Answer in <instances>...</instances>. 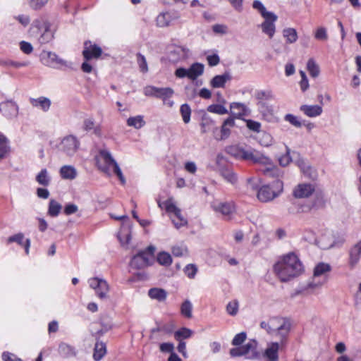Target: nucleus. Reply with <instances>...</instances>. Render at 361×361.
Instances as JSON below:
<instances>
[{
  "label": "nucleus",
  "instance_id": "52",
  "mask_svg": "<svg viewBox=\"0 0 361 361\" xmlns=\"http://www.w3.org/2000/svg\"><path fill=\"white\" fill-rule=\"evenodd\" d=\"M184 273L189 279H194L197 272V267L192 264H189L184 268Z\"/></svg>",
  "mask_w": 361,
  "mask_h": 361
},
{
  "label": "nucleus",
  "instance_id": "10",
  "mask_svg": "<svg viewBox=\"0 0 361 361\" xmlns=\"http://www.w3.org/2000/svg\"><path fill=\"white\" fill-rule=\"evenodd\" d=\"M331 270V267L327 263L317 264L314 269L312 281L308 284V288H316L322 286L326 281V274Z\"/></svg>",
  "mask_w": 361,
  "mask_h": 361
},
{
  "label": "nucleus",
  "instance_id": "2",
  "mask_svg": "<svg viewBox=\"0 0 361 361\" xmlns=\"http://www.w3.org/2000/svg\"><path fill=\"white\" fill-rule=\"evenodd\" d=\"M274 271L281 281L286 282L300 275L303 265L294 252L283 256L274 265Z\"/></svg>",
  "mask_w": 361,
  "mask_h": 361
},
{
  "label": "nucleus",
  "instance_id": "17",
  "mask_svg": "<svg viewBox=\"0 0 361 361\" xmlns=\"http://www.w3.org/2000/svg\"><path fill=\"white\" fill-rule=\"evenodd\" d=\"M257 341L255 339L250 340L242 346L243 354L247 359L254 360L260 357V352L257 350Z\"/></svg>",
  "mask_w": 361,
  "mask_h": 361
},
{
  "label": "nucleus",
  "instance_id": "4",
  "mask_svg": "<svg viewBox=\"0 0 361 361\" xmlns=\"http://www.w3.org/2000/svg\"><path fill=\"white\" fill-rule=\"evenodd\" d=\"M283 190V183L276 179L270 184L260 187L257 191V198L262 202H268L279 197Z\"/></svg>",
  "mask_w": 361,
  "mask_h": 361
},
{
  "label": "nucleus",
  "instance_id": "56",
  "mask_svg": "<svg viewBox=\"0 0 361 361\" xmlns=\"http://www.w3.org/2000/svg\"><path fill=\"white\" fill-rule=\"evenodd\" d=\"M246 125H247V127L250 130H252L255 133L260 132L261 123L259 122L250 119L246 121Z\"/></svg>",
  "mask_w": 361,
  "mask_h": 361
},
{
  "label": "nucleus",
  "instance_id": "38",
  "mask_svg": "<svg viewBox=\"0 0 361 361\" xmlns=\"http://www.w3.org/2000/svg\"><path fill=\"white\" fill-rule=\"evenodd\" d=\"M61 209V204L56 202V200L52 199L49 201L48 208V214L49 216L52 217L57 216L59 214Z\"/></svg>",
  "mask_w": 361,
  "mask_h": 361
},
{
  "label": "nucleus",
  "instance_id": "5",
  "mask_svg": "<svg viewBox=\"0 0 361 361\" xmlns=\"http://www.w3.org/2000/svg\"><path fill=\"white\" fill-rule=\"evenodd\" d=\"M160 208H164L166 212L172 216H171L175 227L179 228L187 225L188 221L181 214V211L176 207L173 198H169L164 202H158Z\"/></svg>",
  "mask_w": 361,
  "mask_h": 361
},
{
  "label": "nucleus",
  "instance_id": "8",
  "mask_svg": "<svg viewBox=\"0 0 361 361\" xmlns=\"http://www.w3.org/2000/svg\"><path fill=\"white\" fill-rule=\"evenodd\" d=\"M42 63L46 66L60 69L63 67L72 68V63L60 58L56 53L43 51L40 56Z\"/></svg>",
  "mask_w": 361,
  "mask_h": 361
},
{
  "label": "nucleus",
  "instance_id": "22",
  "mask_svg": "<svg viewBox=\"0 0 361 361\" xmlns=\"http://www.w3.org/2000/svg\"><path fill=\"white\" fill-rule=\"evenodd\" d=\"M279 343L277 342H272L268 344L267 348L264 351V357L269 361L279 360Z\"/></svg>",
  "mask_w": 361,
  "mask_h": 361
},
{
  "label": "nucleus",
  "instance_id": "40",
  "mask_svg": "<svg viewBox=\"0 0 361 361\" xmlns=\"http://www.w3.org/2000/svg\"><path fill=\"white\" fill-rule=\"evenodd\" d=\"M10 147L8 140L2 135H0V160L4 159L9 153Z\"/></svg>",
  "mask_w": 361,
  "mask_h": 361
},
{
  "label": "nucleus",
  "instance_id": "57",
  "mask_svg": "<svg viewBox=\"0 0 361 361\" xmlns=\"http://www.w3.org/2000/svg\"><path fill=\"white\" fill-rule=\"evenodd\" d=\"M49 0H28L30 6L35 10L40 9Z\"/></svg>",
  "mask_w": 361,
  "mask_h": 361
},
{
  "label": "nucleus",
  "instance_id": "47",
  "mask_svg": "<svg viewBox=\"0 0 361 361\" xmlns=\"http://www.w3.org/2000/svg\"><path fill=\"white\" fill-rule=\"evenodd\" d=\"M284 120L296 128H300L302 125L299 118L293 114H288L284 116Z\"/></svg>",
  "mask_w": 361,
  "mask_h": 361
},
{
  "label": "nucleus",
  "instance_id": "45",
  "mask_svg": "<svg viewBox=\"0 0 361 361\" xmlns=\"http://www.w3.org/2000/svg\"><path fill=\"white\" fill-rule=\"evenodd\" d=\"M192 334V331L190 329L183 327L175 332L174 337L176 340L179 341L181 338H188Z\"/></svg>",
  "mask_w": 361,
  "mask_h": 361
},
{
  "label": "nucleus",
  "instance_id": "27",
  "mask_svg": "<svg viewBox=\"0 0 361 361\" xmlns=\"http://www.w3.org/2000/svg\"><path fill=\"white\" fill-rule=\"evenodd\" d=\"M280 322V317H274L269 319L268 321H262L260 323V327L270 334L272 335L274 334V329L276 327V323Z\"/></svg>",
  "mask_w": 361,
  "mask_h": 361
},
{
  "label": "nucleus",
  "instance_id": "59",
  "mask_svg": "<svg viewBox=\"0 0 361 361\" xmlns=\"http://www.w3.org/2000/svg\"><path fill=\"white\" fill-rule=\"evenodd\" d=\"M314 37L319 40H326L328 38L326 30L325 27H319L314 35Z\"/></svg>",
  "mask_w": 361,
  "mask_h": 361
},
{
  "label": "nucleus",
  "instance_id": "28",
  "mask_svg": "<svg viewBox=\"0 0 361 361\" xmlns=\"http://www.w3.org/2000/svg\"><path fill=\"white\" fill-rule=\"evenodd\" d=\"M204 65L200 63H195L188 69L189 79L194 80L202 75L204 72Z\"/></svg>",
  "mask_w": 361,
  "mask_h": 361
},
{
  "label": "nucleus",
  "instance_id": "32",
  "mask_svg": "<svg viewBox=\"0 0 361 361\" xmlns=\"http://www.w3.org/2000/svg\"><path fill=\"white\" fill-rule=\"evenodd\" d=\"M173 19L174 18L169 12L160 13L156 19L157 25L160 27H167Z\"/></svg>",
  "mask_w": 361,
  "mask_h": 361
},
{
  "label": "nucleus",
  "instance_id": "51",
  "mask_svg": "<svg viewBox=\"0 0 361 361\" xmlns=\"http://www.w3.org/2000/svg\"><path fill=\"white\" fill-rule=\"evenodd\" d=\"M23 240H24V234L22 233H18L17 234L10 236L7 239V243L10 244L12 243H16L19 245L23 246L25 244Z\"/></svg>",
  "mask_w": 361,
  "mask_h": 361
},
{
  "label": "nucleus",
  "instance_id": "3",
  "mask_svg": "<svg viewBox=\"0 0 361 361\" xmlns=\"http://www.w3.org/2000/svg\"><path fill=\"white\" fill-rule=\"evenodd\" d=\"M30 37L40 44L50 42L54 39V32L49 22L43 17L35 19L29 29Z\"/></svg>",
  "mask_w": 361,
  "mask_h": 361
},
{
  "label": "nucleus",
  "instance_id": "61",
  "mask_svg": "<svg viewBox=\"0 0 361 361\" xmlns=\"http://www.w3.org/2000/svg\"><path fill=\"white\" fill-rule=\"evenodd\" d=\"M78 210V207L76 204L73 203H68L66 204L63 212L66 215H71L75 213Z\"/></svg>",
  "mask_w": 361,
  "mask_h": 361
},
{
  "label": "nucleus",
  "instance_id": "13",
  "mask_svg": "<svg viewBox=\"0 0 361 361\" xmlns=\"http://www.w3.org/2000/svg\"><path fill=\"white\" fill-rule=\"evenodd\" d=\"M19 106L13 99H8L0 103V112L7 119H13L18 116Z\"/></svg>",
  "mask_w": 361,
  "mask_h": 361
},
{
  "label": "nucleus",
  "instance_id": "1",
  "mask_svg": "<svg viewBox=\"0 0 361 361\" xmlns=\"http://www.w3.org/2000/svg\"><path fill=\"white\" fill-rule=\"evenodd\" d=\"M227 152L237 159L265 166L263 173L267 176L276 178L283 176V171L279 167L274 166L271 159L259 151L251 147L245 148L239 145H232L227 148Z\"/></svg>",
  "mask_w": 361,
  "mask_h": 361
},
{
  "label": "nucleus",
  "instance_id": "43",
  "mask_svg": "<svg viewBox=\"0 0 361 361\" xmlns=\"http://www.w3.org/2000/svg\"><path fill=\"white\" fill-rule=\"evenodd\" d=\"M180 113L185 123H188L190 121L191 109L188 104H183L180 106Z\"/></svg>",
  "mask_w": 361,
  "mask_h": 361
},
{
  "label": "nucleus",
  "instance_id": "44",
  "mask_svg": "<svg viewBox=\"0 0 361 361\" xmlns=\"http://www.w3.org/2000/svg\"><path fill=\"white\" fill-rule=\"evenodd\" d=\"M252 7L257 10L262 17H267V16H271L272 15L273 12L267 11L263 4L259 0L253 1Z\"/></svg>",
  "mask_w": 361,
  "mask_h": 361
},
{
  "label": "nucleus",
  "instance_id": "41",
  "mask_svg": "<svg viewBox=\"0 0 361 361\" xmlns=\"http://www.w3.org/2000/svg\"><path fill=\"white\" fill-rule=\"evenodd\" d=\"M192 305L190 300H185L180 306V312L186 318L192 317Z\"/></svg>",
  "mask_w": 361,
  "mask_h": 361
},
{
  "label": "nucleus",
  "instance_id": "26",
  "mask_svg": "<svg viewBox=\"0 0 361 361\" xmlns=\"http://www.w3.org/2000/svg\"><path fill=\"white\" fill-rule=\"evenodd\" d=\"M60 176L63 179L73 180L77 176V171L73 166L65 165L60 169Z\"/></svg>",
  "mask_w": 361,
  "mask_h": 361
},
{
  "label": "nucleus",
  "instance_id": "55",
  "mask_svg": "<svg viewBox=\"0 0 361 361\" xmlns=\"http://www.w3.org/2000/svg\"><path fill=\"white\" fill-rule=\"evenodd\" d=\"M118 239L123 245H128L131 239L130 232L128 230L126 231H122L118 235Z\"/></svg>",
  "mask_w": 361,
  "mask_h": 361
},
{
  "label": "nucleus",
  "instance_id": "16",
  "mask_svg": "<svg viewBox=\"0 0 361 361\" xmlns=\"http://www.w3.org/2000/svg\"><path fill=\"white\" fill-rule=\"evenodd\" d=\"M102 54V50L98 45L92 44L90 41L85 42L82 56L86 61L97 59Z\"/></svg>",
  "mask_w": 361,
  "mask_h": 361
},
{
  "label": "nucleus",
  "instance_id": "18",
  "mask_svg": "<svg viewBox=\"0 0 361 361\" xmlns=\"http://www.w3.org/2000/svg\"><path fill=\"white\" fill-rule=\"evenodd\" d=\"M348 256V266L354 269L361 259V240L350 248Z\"/></svg>",
  "mask_w": 361,
  "mask_h": 361
},
{
  "label": "nucleus",
  "instance_id": "58",
  "mask_svg": "<svg viewBox=\"0 0 361 361\" xmlns=\"http://www.w3.org/2000/svg\"><path fill=\"white\" fill-rule=\"evenodd\" d=\"M246 337L247 335L245 332H240L236 334L232 341V345L236 346L241 345L245 341Z\"/></svg>",
  "mask_w": 361,
  "mask_h": 361
},
{
  "label": "nucleus",
  "instance_id": "35",
  "mask_svg": "<svg viewBox=\"0 0 361 361\" xmlns=\"http://www.w3.org/2000/svg\"><path fill=\"white\" fill-rule=\"evenodd\" d=\"M283 37L286 39V43L293 44L298 40V33L295 28L288 27L283 30Z\"/></svg>",
  "mask_w": 361,
  "mask_h": 361
},
{
  "label": "nucleus",
  "instance_id": "60",
  "mask_svg": "<svg viewBox=\"0 0 361 361\" xmlns=\"http://www.w3.org/2000/svg\"><path fill=\"white\" fill-rule=\"evenodd\" d=\"M212 30L216 34L225 35L228 32V27L223 24H215L212 26Z\"/></svg>",
  "mask_w": 361,
  "mask_h": 361
},
{
  "label": "nucleus",
  "instance_id": "7",
  "mask_svg": "<svg viewBox=\"0 0 361 361\" xmlns=\"http://www.w3.org/2000/svg\"><path fill=\"white\" fill-rule=\"evenodd\" d=\"M99 157L104 162V165H101L99 168L105 173H109L111 168L113 169L114 173L118 176L122 185H125L126 179L123 173L118 165L117 162L111 156L109 151L106 149H101L99 151Z\"/></svg>",
  "mask_w": 361,
  "mask_h": 361
},
{
  "label": "nucleus",
  "instance_id": "9",
  "mask_svg": "<svg viewBox=\"0 0 361 361\" xmlns=\"http://www.w3.org/2000/svg\"><path fill=\"white\" fill-rule=\"evenodd\" d=\"M80 142L78 137L73 135L63 137L56 146L59 151L68 157H73L78 150Z\"/></svg>",
  "mask_w": 361,
  "mask_h": 361
},
{
  "label": "nucleus",
  "instance_id": "46",
  "mask_svg": "<svg viewBox=\"0 0 361 361\" xmlns=\"http://www.w3.org/2000/svg\"><path fill=\"white\" fill-rule=\"evenodd\" d=\"M207 111L219 115H224L228 113L227 109L221 104L209 105L207 108Z\"/></svg>",
  "mask_w": 361,
  "mask_h": 361
},
{
  "label": "nucleus",
  "instance_id": "11",
  "mask_svg": "<svg viewBox=\"0 0 361 361\" xmlns=\"http://www.w3.org/2000/svg\"><path fill=\"white\" fill-rule=\"evenodd\" d=\"M211 207L216 213L220 214L226 220L231 219L235 212V205L233 201L214 200L211 203Z\"/></svg>",
  "mask_w": 361,
  "mask_h": 361
},
{
  "label": "nucleus",
  "instance_id": "29",
  "mask_svg": "<svg viewBox=\"0 0 361 361\" xmlns=\"http://www.w3.org/2000/svg\"><path fill=\"white\" fill-rule=\"evenodd\" d=\"M106 353V344L102 341H97L94 345L93 359L95 361L101 360Z\"/></svg>",
  "mask_w": 361,
  "mask_h": 361
},
{
  "label": "nucleus",
  "instance_id": "63",
  "mask_svg": "<svg viewBox=\"0 0 361 361\" xmlns=\"http://www.w3.org/2000/svg\"><path fill=\"white\" fill-rule=\"evenodd\" d=\"M159 349L162 353H172L174 350V345L172 343H163L160 345Z\"/></svg>",
  "mask_w": 361,
  "mask_h": 361
},
{
  "label": "nucleus",
  "instance_id": "62",
  "mask_svg": "<svg viewBox=\"0 0 361 361\" xmlns=\"http://www.w3.org/2000/svg\"><path fill=\"white\" fill-rule=\"evenodd\" d=\"M20 50L26 54H30L33 50L32 44L30 42L25 41H22L20 43Z\"/></svg>",
  "mask_w": 361,
  "mask_h": 361
},
{
  "label": "nucleus",
  "instance_id": "42",
  "mask_svg": "<svg viewBox=\"0 0 361 361\" xmlns=\"http://www.w3.org/2000/svg\"><path fill=\"white\" fill-rule=\"evenodd\" d=\"M307 68L312 77L316 78L319 75V68L312 59L308 60L307 63Z\"/></svg>",
  "mask_w": 361,
  "mask_h": 361
},
{
  "label": "nucleus",
  "instance_id": "33",
  "mask_svg": "<svg viewBox=\"0 0 361 361\" xmlns=\"http://www.w3.org/2000/svg\"><path fill=\"white\" fill-rule=\"evenodd\" d=\"M36 181L44 187L48 186L51 183V176L46 169H42L36 176Z\"/></svg>",
  "mask_w": 361,
  "mask_h": 361
},
{
  "label": "nucleus",
  "instance_id": "50",
  "mask_svg": "<svg viewBox=\"0 0 361 361\" xmlns=\"http://www.w3.org/2000/svg\"><path fill=\"white\" fill-rule=\"evenodd\" d=\"M137 62L141 72L147 73L148 71V66L146 59L140 53L137 54Z\"/></svg>",
  "mask_w": 361,
  "mask_h": 361
},
{
  "label": "nucleus",
  "instance_id": "53",
  "mask_svg": "<svg viewBox=\"0 0 361 361\" xmlns=\"http://www.w3.org/2000/svg\"><path fill=\"white\" fill-rule=\"evenodd\" d=\"M286 154H283L279 158V162L281 166H288L292 160L290 156V149L287 146L286 147Z\"/></svg>",
  "mask_w": 361,
  "mask_h": 361
},
{
  "label": "nucleus",
  "instance_id": "37",
  "mask_svg": "<svg viewBox=\"0 0 361 361\" xmlns=\"http://www.w3.org/2000/svg\"><path fill=\"white\" fill-rule=\"evenodd\" d=\"M221 175L228 183L234 185L238 181V176L234 171L228 168H224L221 170Z\"/></svg>",
  "mask_w": 361,
  "mask_h": 361
},
{
  "label": "nucleus",
  "instance_id": "31",
  "mask_svg": "<svg viewBox=\"0 0 361 361\" xmlns=\"http://www.w3.org/2000/svg\"><path fill=\"white\" fill-rule=\"evenodd\" d=\"M148 295L150 298L158 301H164L167 297V293L164 289L159 288H152L148 291Z\"/></svg>",
  "mask_w": 361,
  "mask_h": 361
},
{
  "label": "nucleus",
  "instance_id": "25",
  "mask_svg": "<svg viewBox=\"0 0 361 361\" xmlns=\"http://www.w3.org/2000/svg\"><path fill=\"white\" fill-rule=\"evenodd\" d=\"M59 353L62 357L66 358L75 357L77 355L75 348L66 343H61L59 344Z\"/></svg>",
  "mask_w": 361,
  "mask_h": 361
},
{
  "label": "nucleus",
  "instance_id": "6",
  "mask_svg": "<svg viewBox=\"0 0 361 361\" xmlns=\"http://www.w3.org/2000/svg\"><path fill=\"white\" fill-rule=\"evenodd\" d=\"M154 251L155 247L152 245H149L144 250L140 251L131 259L130 262V267L134 269H141L151 265L154 259Z\"/></svg>",
  "mask_w": 361,
  "mask_h": 361
},
{
  "label": "nucleus",
  "instance_id": "48",
  "mask_svg": "<svg viewBox=\"0 0 361 361\" xmlns=\"http://www.w3.org/2000/svg\"><path fill=\"white\" fill-rule=\"evenodd\" d=\"M171 252L175 257H183L188 254V249L183 245H175L172 247Z\"/></svg>",
  "mask_w": 361,
  "mask_h": 361
},
{
  "label": "nucleus",
  "instance_id": "64",
  "mask_svg": "<svg viewBox=\"0 0 361 361\" xmlns=\"http://www.w3.org/2000/svg\"><path fill=\"white\" fill-rule=\"evenodd\" d=\"M2 359L4 361H22L21 359L17 357L15 355L4 352L2 354Z\"/></svg>",
  "mask_w": 361,
  "mask_h": 361
},
{
  "label": "nucleus",
  "instance_id": "30",
  "mask_svg": "<svg viewBox=\"0 0 361 361\" xmlns=\"http://www.w3.org/2000/svg\"><path fill=\"white\" fill-rule=\"evenodd\" d=\"M126 123L128 126L133 127L137 130L142 128L146 124L142 115H137L135 116L129 117Z\"/></svg>",
  "mask_w": 361,
  "mask_h": 361
},
{
  "label": "nucleus",
  "instance_id": "15",
  "mask_svg": "<svg viewBox=\"0 0 361 361\" xmlns=\"http://www.w3.org/2000/svg\"><path fill=\"white\" fill-rule=\"evenodd\" d=\"M290 326L291 324L289 320L284 318L280 317V322L276 323L274 334L272 335L279 337L281 345H283L286 343L290 331Z\"/></svg>",
  "mask_w": 361,
  "mask_h": 361
},
{
  "label": "nucleus",
  "instance_id": "39",
  "mask_svg": "<svg viewBox=\"0 0 361 361\" xmlns=\"http://www.w3.org/2000/svg\"><path fill=\"white\" fill-rule=\"evenodd\" d=\"M157 260L159 264L169 267L172 264V257L171 255L166 252H161L157 255Z\"/></svg>",
  "mask_w": 361,
  "mask_h": 361
},
{
  "label": "nucleus",
  "instance_id": "21",
  "mask_svg": "<svg viewBox=\"0 0 361 361\" xmlns=\"http://www.w3.org/2000/svg\"><path fill=\"white\" fill-rule=\"evenodd\" d=\"M231 80L230 73L225 72L222 75H215L210 81V85L213 88H224L226 82Z\"/></svg>",
  "mask_w": 361,
  "mask_h": 361
},
{
  "label": "nucleus",
  "instance_id": "19",
  "mask_svg": "<svg viewBox=\"0 0 361 361\" xmlns=\"http://www.w3.org/2000/svg\"><path fill=\"white\" fill-rule=\"evenodd\" d=\"M263 18L264 21L261 25L262 32L267 35L269 38H272L276 32L275 22L277 20L278 17L272 13L271 16H267Z\"/></svg>",
  "mask_w": 361,
  "mask_h": 361
},
{
  "label": "nucleus",
  "instance_id": "34",
  "mask_svg": "<svg viewBox=\"0 0 361 361\" xmlns=\"http://www.w3.org/2000/svg\"><path fill=\"white\" fill-rule=\"evenodd\" d=\"M156 97L161 99L164 103L166 102L168 99H170L174 92L171 87H157Z\"/></svg>",
  "mask_w": 361,
  "mask_h": 361
},
{
  "label": "nucleus",
  "instance_id": "23",
  "mask_svg": "<svg viewBox=\"0 0 361 361\" xmlns=\"http://www.w3.org/2000/svg\"><path fill=\"white\" fill-rule=\"evenodd\" d=\"M300 110L308 117L313 118L319 116L322 114L323 110L320 105H302Z\"/></svg>",
  "mask_w": 361,
  "mask_h": 361
},
{
  "label": "nucleus",
  "instance_id": "20",
  "mask_svg": "<svg viewBox=\"0 0 361 361\" xmlns=\"http://www.w3.org/2000/svg\"><path fill=\"white\" fill-rule=\"evenodd\" d=\"M314 191V187L311 184H300L293 191V195L297 198H305L310 196Z\"/></svg>",
  "mask_w": 361,
  "mask_h": 361
},
{
  "label": "nucleus",
  "instance_id": "12",
  "mask_svg": "<svg viewBox=\"0 0 361 361\" xmlns=\"http://www.w3.org/2000/svg\"><path fill=\"white\" fill-rule=\"evenodd\" d=\"M89 286L94 289L96 295L101 300L108 298L109 286L107 281L103 279L94 277L88 280Z\"/></svg>",
  "mask_w": 361,
  "mask_h": 361
},
{
  "label": "nucleus",
  "instance_id": "54",
  "mask_svg": "<svg viewBox=\"0 0 361 361\" xmlns=\"http://www.w3.org/2000/svg\"><path fill=\"white\" fill-rule=\"evenodd\" d=\"M238 302L236 300L229 302L226 305L227 313L231 316H235L238 312Z\"/></svg>",
  "mask_w": 361,
  "mask_h": 361
},
{
  "label": "nucleus",
  "instance_id": "36",
  "mask_svg": "<svg viewBox=\"0 0 361 361\" xmlns=\"http://www.w3.org/2000/svg\"><path fill=\"white\" fill-rule=\"evenodd\" d=\"M255 98L257 102L267 103V100H272L274 99V94L270 90H258L255 92Z\"/></svg>",
  "mask_w": 361,
  "mask_h": 361
},
{
  "label": "nucleus",
  "instance_id": "49",
  "mask_svg": "<svg viewBox=\"0 0 361 361\" xmlns=\"http://www.w3.org/2000/svg\"><path fill=\"white\" fill-rule=\"evenodd\" d=\"M231 109L237 110L239 115H245L248 110L247 106L243 103L233 102L230 105Z\"/></svg>",
  "mask_w": 361,
  "mask_h": 361
},
{
  "label": "nucleus",
  "instance_id": "24",
  "mask_svg": "<svg viewBox=\"0 0 361 361\" xmlns=\"http://www.w3.org/2000/svg\"><path fill=\"white\" fill-rule=\"evenodd\" d=\"M30 102L32 106L39 108L44 112L49 111L51 104V100L45 97H39L36 99L30 98Z\"/></svg>",
  "mask_w": 361,
  "mask_h": 361
},
{
  "label": "nucleus",
  "instance_id": "14",
  "mask_svg": "<svg viewBox=\"0 0 361 361\" xmlns=\"http://www.w3.org/2000/svg\"><path fill=\"white\" fill-rule=\"evenodd\" d=\"M258 111L259 112L263 120L269 123H277L279 118L276 116L274 108L267 103L257 102Z\"/></svg>",
  "mask_w": 361,
  "mask_h": 361
}]
</instances>
